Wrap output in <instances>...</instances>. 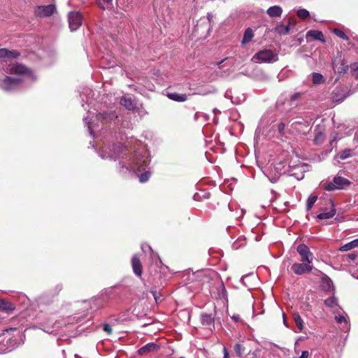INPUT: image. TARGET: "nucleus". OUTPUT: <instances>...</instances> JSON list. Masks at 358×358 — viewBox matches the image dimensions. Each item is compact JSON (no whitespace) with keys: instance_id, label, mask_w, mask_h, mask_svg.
I'll use <instances>...</instances> for the list:
<instances>
[{"instance_id":"1","label":"nucleus","mask_w":358,"mask_h":358,"mask_svg":"<svg viewBox=\"0 0 358 358\" xmlns=\"http://www.w3.org/2000/svg\"><path fill=\"white\" fill-rule=\"evenodd\" d=\"M63 290V285L59 283L53 287L46 294L39 299V306H49L54 302V299Z\"/></svg>"},{"instance_id":"2","label":"nucleus","mask_w":358,"mask_h":358,"mask_svg":"<svg viewBox=\"0 0 358 358\" xmlns=\"http://www.w3.org/2000/svg\"><path fill=\"white\" fill-rule=\"evenodd\" d=\"M251 60L255 63H270L277 61L278 57L271 50L265 49L257 52Z\"/></svg>"},{"instance_id":"3","label":"nucleus","mask_w":358,"mask_h":358,"mask_svg":"<svg viewBox=\"0 0 358 358\" xmlns=\"http://www.w3.org/2000/svg\"><path fill=\"white\" fill-rule=\"evenodd\" d=\"M351 182L343 177L336 176L333 179V182H327L324 185V189L327 191H334L335 189H342L350 186Z\"/></svg>"},{"instance_id":"4","label":"nucleus","mask_w":358,"mask_h":358,"mask_svg":"<svg viewBox=\"0 0 358 358\" xmlns=\"http://www.w3.org/2000/svg\"><path fill=\"white\" fill-rule=\"evenodd\" d=\"M22 80L10 76H5L0 80V87L5 92L13 90L20 83Z\"/></svg>"},{"instance_id":"5","label":"nucleus","mask_w":358,"mask_h":358,"mask_svg":"<svg viewBox=\"0 0 358 358\" xmlns=\"http://www.w3.org/2000/svg\"><path fill=\"white\" fill-rule=\"evenodd\" d=\"M312 263L301 262V263H294L291 266L292 271L296 275H303L309 273L313 271Z\"/></svg>"},{"instance_id":"6","label":"nucleus","mask_w":358,"mask_h":358,"mask_svg":"<svg viewBox=\"0 0 358 358\" xmlns=\"http://www.w3.org/2000/svg\"><path fill=\"white\" fill-rule=\"evenodd\" d=\"M55 11L56 7L53 4L38 6L35 9L34 14L36 17H45L52 15Z\"/></svg>"},{"instance_id":"7","label":"nucleus","mask_w":358,"mask_h":358,"mask_svg":"<svg viewBox=\"0 0 358 358\" xmlns=\"http://www.w3.org/2000/svg\"><path fill=\"white\" fill-rule=\"evenodd\" d=\"M296 251L301 256V262H313V254L306 245H299L296 248Z\"/></svg>"},{"instance_id":"8","label":"nucleus","mask_w":358,"mask_h":358,"mask_svg":"<svg viewBox=\"0 0 358 358\" xmlns=\"http://www.w3.org/2000/svg\"><path fill=\"white\" fill-rule=\"evenodd\" d=\"M83 18L80 13L78 12H71L69 14V28L71 31L77 30L82 24Z\"/></svg>"},{"instance_id":"9","label":"nucleus","mask_w":358,"mask_h":358,"mask_svg":"<svg viewBox=\"0 0 358 358\" xmlns=\"http://www.w3.org/2000/svg\"><path fill=\"white\" fill-rule=\"evenodd\" d=\"M8 73L15 75H31V71L25 65L15 62L10 65Z\"/></svg>"},{"instance_id":"10","label":"nucleus","mask_w":358,"mask_h":358,"mask_svg":"<svg viewBox=\"0 0 358 358\" xmlns=\"http://www.w3.org/2000/svg\"><path fill=\"white\" fill-rule=\"evenodd\" d=\"M131 263L133 271L135 275L138 277H141L143 273V266L137 255H133Z\"/></svg>"},{"instance_id":"11","label":"nucleus","mask_w":358,"mask_h":358,"mask_svg":"<svg viewBox=\"0 0 358 358\" xmlns=\"http://www.w3.org/2000/svg\"><path fill=\"white\" fill-rule=\"evenodd\" d=\"M333 66L337 69V73L339 75L345 74L349 69V65L344 59H335L333 62Z\"/></svg>"},{"instance_id":"12","label":"nucleus","mask_w":358,"mask_h":358,"mask_svg":"<svg viewBox=\"0 0 358 358\" xmlns=\"http://www.w3.org/2000/svg\"><path fill=\"white\" fill-rule=\"evenodd\" d=\"M345 97V90L341 87H336L331 93V99L335 102L342 101Z\"/></svg>"},{"instance_id":"13","label":"nucleus","mask_w":358,"mask_h":358,"mask_svg":"<svg viewBox=\"0 0 358 358\" xmlns=\"http://www.w3.org/2000/svg\"><path fill=\"white\" fill-rule=\"evenodd\" d=\"M159 348V345L155 343H149L141 347L138 350V353L140 355H145L149 352H155L158 350Z\"/></svg>"},{"instance_id":"14","label":"nucleus","mask_w":358,"mask_h":358,"mask_svg":"<svg viewBox=\"0 0 358 358\" xmlns=\"http://www.w3.org/2000/svg\"><path fill=\"white\" fill-rule=\"evenodd\" d=\"M166 96L174 101L184 102L187 100V96L185 94H178L176 92H168Z\"/></svg>"},{"instance_id":"15","label":"nucleus","mask_w":358,"mask_h":358,"mask_svg":"<svg viewBox=\"0 0 358 358\" xmlns=\"http://www.w3.org/2000/svg\"><path fill=\"white\" fill-rule=\"evenodd\" d=\"M14 310H15V306L13 303L3 299H0V311L8 313Z\"/></svg>"},{"instance_id":"16","label":"nucleus","mask_w":358,"mask_h":358,"mask_svg":"<svg viewBox=\"0 0 358 358\" xmlns=\"http://www.w3.org/2000/svg\"><path fill=\"white\" fill-rule=\"evenodd\" d=\"M307 37H311L314 40H317L323 43L325 42L324 36L320 31L310 30L307 32Z\"/></svg>"},{"instance_id":"17","label":"nucleus","mask_w":358,"mask_h":358,"mask_svg":"<svg viewBox=\"0 0 358 358\" xmlns=\"http://www.w3.org/2000/svg\"><path fill=\"white\" fill-rule=\"evenodd\" d=\"M331 210L327 212V213H320L317 215V218L318 219H320V220H328V219H330V218L333 217L336 215V210L334 208V203L332 201H331Z\"/></svg>"},{"instance_id":"18","label":"nucleus","mask_w":358,"mask_h":358,"mask_svg":"<svg viewBox=\"0 0 358 358\" xmlns=\"http://www.w3.org/2000/svg\"><path fill=\"white\" fill-rule=\"evenodd\" d=\"M266 13L271 17H280L282 10L279 6H273L268 8Z\"/></svg>"},{"instance_id":"19","label":"nucleus","mask_w":358,"mask_h":358,"mask_svg":"<svg viewBox=\"0 0 358 358\" xmlns=\"http://www.w3.org/2000/svg\"><path fill=\"white\" fill-rule=\"evenodd\" d=\"M214 323V317L211 314H202L201 315V324L203 326L209 327Z\"/></svg>"},{"instance_id":"20","label":"nucleus","mask_w":358,"mask_h":358,"mask_svg":"<svg viewBox=\"0 0 358 358\" xmlns=\"http://www.w3.org/2000/svg\"><path fill=\"white\" fill-rule=\"evenodd\" d=\"M253 37H254V34H253L252 29L250 28L246 29V30L245 31L244 34H243V37L242 39V43L246 44V43H249L250 41H251V40L252 39Z\"/></svg>"},{"instance_id":"21","label":"nucleus","mask_w":358,"mask_h":358,"mask_svg":"<svg viewBox=\"0 0 358 358\" xmlns=\"http://www.w3.org/2000/svg\"><path fill=\"white\" fill-rule=\"evenodd\" d=\"M358 247V238L355 239L340 248V251H348L354 248Z\"/></svg>"},{"instance_id":"22","label":"nucleus","mask_w":358,"mask_h":358,"mask_svg":"<svg viewBox=\"0 0 358 358\" xmlns=\"http://www.w3.org/2000/svg\"><path fill=\"white\" fill-rule=\"evenodd\" d=\"M120 104L128 110H131L134 108L133 101L131 98H127L125 96L122 97L120 99Z\"/></svg>"},{"instance_id":"23","label":"nucleus","mask_w":358,"mask_h":358,"mask_svg":"<svg viewBox=\"0 0 358 358\" xmlns=\"http://www.w3.org/2000/svg\"><path fill=\"white\" fill-rule=\"evenodd\" d=\"M289 25L281 24L275 27V31L280 35H286L289 33Z\"/></svg>"},{"instance_id":"24","label":"nucleus","mask_w":358,"mask_h":358,"mask_svg":"<svg viewBox=\"0 0 358 358\" xmlns=\"http://www.w3.org/2000/svg\"><path fill=\"white\" fill-rule=\"evenodd\" d=\"M234 350L236 355L238 357H242L245 352V348L240 343L235 344Z\"/></svg>"},{"instance_id":"25","label":"nucleus","mask_w":358,"mask_h":358,"mask_svg":"<svg viewBox=\"0 0 358 358\" xmlns=\"http://www.w3.org/2000/svg\"><path fill=\"white\" fill-rule=\"evenodd\" d=\"M333 33L343 40H345L347 41H350L349 37L345 34V32L339 29H337V28L334 29Z\"/></svg>"},{"instance_id":"26","label":"nucleus","mask_w":358,"mask_h":358,"mask_svg":"<svg viewBox=\"0 0 358 358\" xmlns=\"http://www.w3.org/2000/svg\"><path fill=\"white\" fill-rule=\"evenodd\" d=\"M312 80L314 84L318 85L324 81V78L322 75L319 73H313Z\"/></svg>"},{"instance_id":"27","label":"nucleus","mask_w":358,"mask_h":358,"mask_svg":"<svg viewBox=\"0 0 358 358\" xmlns=\"http://www.w3.org/2000/svg\"><path fill=\"white\" fill-rule=\"evenodd\" d=\"M317 199V196L315 195L310 196L308 197V199L307 200V204H306L307 210H310L312 208V207L316 202Z\"/></svg>"},{"instance_id":"28","label":"nucleus","mask_w":358,"mask_h":358,"mask_svg":"<svg viewBox=\"0 0 358 358\" xmlns=\"http://www.w3.org/2000/svg\"><path fill=\"white\" fill-rule=\"evenodd\" d=\"M294 319L296 323V325L297 326L298 329L301 331L303 329V321L301 316L299 314H294Z\"/></svg>"},{"instance_id":"29","label":"nucleus","mask_w":358,"mask_h":358,"mask_svg":"<svg viewBox=\"0 0 358 358\" xmlns=\"http://www.w3.org/2000/svg\"><path fill=\"white\" fill-rule=\"evenodd\" d=\"M309 15H310L309 12L304 8H301L297 10V16L302 20H304V19L308 17Z\"/></svg>"},{"instance_id":"30","label":"nucleus","mask_w":358,"mask_h":358,"mask_svg":"<svg viewBox=\"0 0 358 358\" xmlns=\"http://www.w3.org/2000/svg\"><path fill=\"white\" fill-rule=\"evenodd\" d=\"M324 304L329 308H333L336 305V299L334 296L329 297L324 300Z\"/></svg>"},{"instance_id":"31","label":"nucleus","mask_w":358,"mask_h":358,"mask_svg":"<svg viewBox=\"0 0 358 358\" xmlns=\"http://www.w3.org/2000/svg\"><path fill=\"white\" fill-rule=\"evenodd\" d=\"M351 73L352 76L356 79L358 80V62L352 64L351 66Z\"/></svg>"},{"instance_id":"32","label":"nucleus","mask_w":358,"mask_h":358,"mask_svg":"<svg viewBox=\"0 0 358 358\" xmlns=\"http://www.w3.org/2000/svg\"><path fill=\"white\" fill-rule=\"evenodd\" d=\"M351 149H345L339 153V157L341 159H345L351 156Z\"/></svg>"},{"instance_id":"33","label":"nucleus","mask_w":358,"mask_h":358,"mask_svg":"<svg viewBox=\"0 0 358 358\" xmlns=\"http://www.w3.org/2000/svg\"><path fill=\"white\" fill-rule=\"evenodd\" d=\"M302 94L301 92H296L290 96V105H294L295 101L301 99Z\"/></svg>"},{"instance_id":"34","label":"nucleus","mask_w":358,"mask_h":358,"mask_svg":"<svg viewBox=\"0 0 358 358\" xmlns=\"http://www.w3.org/2000/svg\"><path fill=\"white\" fill-rule=\"evenodd\" d=\"M111 1L112 0H97L99 8H101L103 10H105L106 6L109 4Z\"/></svg>"},{"instance_id":"35","label":"nucleus","mask_w":358,"mask_h":358,"mask_svg":"<svg viewBox=\"0 0 358 358\" xmlns=\"http://www.w3.org/2000/svg\"><path fill=\"white\" fill-rule=\"evenodd\" d=\"M7 57L8 58H11V59H14V58H17L20 56V52L16 51V50H8V54H7Z\"/></svg>"},{"instance_id":"36","label":"nucleus","mask_w":358,"mask_h":358,"mask_svg":"<svg viewBox=\"0 0 358 358\" xmlns=\"http://www.w3.org/2000/svg\"><path fill=\"white\" fill-rule=\"evenodd\" d=\"M150 178V173L148 172H144L139 176V180L141 182H145L148 180Z\"/></svg>"},{"instance_id":"37","label":"nucleus","mask_w":358,"mask_h":358,"mask_svg":"<svg viewBox=\"0 0 358 358\" xmlns=\"http://www.w3.org/2000/svg\"><path fill=\"white\" fill-rule=\"evenodd\" d=\"M103 329L105 332H106L108 335L111 334L112 332H113V330H112V328L111 327L106 323V324H103Z\"/></svg>"},{"instance_id":"38","label":"nucleus","mask_w":358,"mask_h":358,"mask_svg":"<svg viewBox=\"0 0 358 358\" xmlns=\"http://www.w3.org/2000/svg\"><path fill=\"white\" fill-rule=\"evenodd\" d=\"M335 319H336V322L339 324H341L343 322L347 323V319L345 318V317L344 315L336 316Z\"/></svg>"},{"instance_id":"39","label":"nucleus","mask_w":358,"mask_h":358,"mask_svg":"<svg viewBox=\"0 0 358 358\" xmlns=\"http://www.w3.org/2000/svg\"><path fill=\"white\" fill-rule=\"evenodd\" d=\"M296 19L294 17H289L288 19V24H287V25H289V29L291 27H294L296 25Z\"/></svg>"},{"instance_id":"40","label":"nucleus","mask_w":358,"mask_h":358,"mask_svg":"<svg viewBox=\"0 0 358 358\" xmlns=\"http://www.w3.org/2000/svg\"><path fill=\"white\" fill-rule=\"evenodd\" d=\"M285 128V124L283 122H280L278 125V129L280 134H282L284 133Z\"/></svg>"},{"instance_id":"41","label":"nucleus","mask_w":358,"mask_h":358,"mask_svg":"<svg viewBox=\"0 0 358 358\" xmlns=\"http://www.w3.org/2000/svg\"><path fill=\"white\" fill-rule=\"evenodd\" d=\"M8 49L1 48L0 49V58L7 57Z\"/></svg>"},{"instance_id":"42","label":"nucleus","mask_w":358,"mask_h":358,"mask_svg":"<svg viewBox=\"0 0 358 358\" xmlns=\"http://www.w3.org/2000/svg\"><path fill=\"white\" fill-rule=\"evenodd\" d=\"M120 172L121 173H127V171H129V168L127 166H126L123 163H120Z\"/></svg>"},{"instance_id":"43","label":"nucleus","mask_w":358,"mask_h":358,"mask_svg":"<svg viewBox=\"0 0 358 358\" xmlns=\"http://www.w3.org/2000/svg\"><path fill=\"white\" fill-rule=\"evenodd\" d=\"M231 319L235 322H242V320L241 318V316L238 315V314H234L231 316Z\"/></svg>"},{"instance_id":"44","label":"nucleus","mask_w":358,"mask_h":358,"mask_svg":"<svg viewBox=\"0 0 358 358\" xmlns=\"http://www.w3.org/2000/svg\"><path fill=\"white\" fill-rule=\"evenodd\" d=\"M309 356V352L307 350H304L302 352L301 355L299 357H293V358H308Z\"/></svg>"},{"instance_id":"45","label":"nucleus","mask_w":358,"mask_h":358,"mask_svg":"<svg viewBox=\"0 0 358 358\" xmlns=\"http://www.w3.org/2000/svg\"><path fill=\"white\" fill-rule=\"evenodd\" d=\"M348 257L351 260L354 261L357 259V255L356 253H350L348 255Z\"/></svg>"},{"instance_id":"46","label":"nucleus","mask_w":358,"mask_h":358,"mask_svg":"<svg viewBox=\"0 0 358 358\" xmlns=\"http://www.w3.org/2000/svg\"><path fill=\"white\" fill-rule=\"evenodd\" d=\"M224 351V358H229V352L227 349L224 347L223 349Z\"/></svg>"},{"instance_id":"47","label":"nucleus","mask_w":358,"mask_h":358,"mask_svg":"<svg viewBox=\"0 0 358 358\" xmlns=\"http://www.w3.org/2000/svg\"><path fill=\"white\" fill-rule=\"evenodd\" d=\"M227 59H228V57H226V58L223 59L222 60H221L220 62H215L214 64L217 65V66H220L221 64H222L224 62H225Z\"/></svg>"},{"instance_id":"48","label":"nucleus","mask_w":358,"mask_h":358,"mask_svg":"<svg viewBox=\"0 0 358 358\" xmlns=\"http://www.w3.org/2000/svg\"><path fill=\"white\" fill-rule=\"evenodd\" d=\"M324 280L327 281V284L328 287H330V284H332V281L327 276H326V278Z\"/></svg>"},{"instance_id":"49","label":"nucleus","mask_w":358,"mask_h":358,"mask_svg":"<svg viewBox=\"0 0 358 358\" xmlns=\"http://www.w3.org/2000/svg\"><path fill=\"white\" fill-rule=\"evenodd\" d=\"M99 116L100 117V118L101 117L103 120H107V117H106V114L103 113V114H101L99 113Z\"/></svg>"},{"instance_id":"50","label":"nucleus","mask_w":358,"mask_h":358,"mask_svg":"<svg viewBox=\"0 0 358 358\" xmlns=\"http://www.w3.org/2000/svg\"><path fill=\"white\" fill-rule=\"evenodd\" d=\"M152 294H153V296H154V297H155V300H156V301H157V296H156V292H152Z\"/></svg>"},{"instance_id":"51","label":"nucleus","mask_w":358,"mask_h":358,"mask_svg":"<svg viewBox=\"0 0 358 358\" xmlns=\"http://www.w3.org/2000/svg\"><path fill=\"white\" fill-rule=\"evenodd\" d=\"M211 17H212L211 14H208V18L209 21H210V18H211Z\"/></svg>"},{"instance_id":"52","label":"nucleus","mask_w":358,"mask_h":358,"mask_svg":"<svg viewBox=\"0 0 358 358\" xmlns=\"http://www.w3.org/2000/svg\"><path fill=\"white\" fill-rule=\"evenodd\" d=\"M110 115H111L113 116V117H117V116L114 113H110Z\"/></svg>"},{"instance_id":"53","label":"nucleus","mask_w":358,"mask_h":358,"mask_svg":"<svg viewBox=\"0 0 358 358\" xmlns=\"http://www.w3.org/2000/svg\"><path fill=\"white\" fill-rule=\"evenodd\" d=\"M180 358H184V357H180Z\"/></svg>"}]
</instances>
